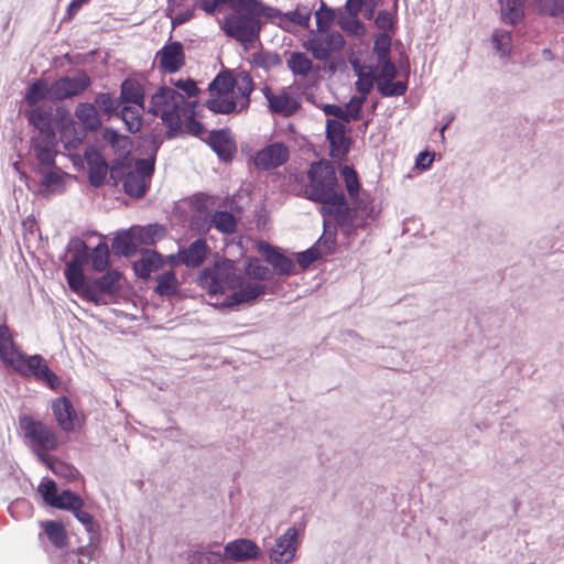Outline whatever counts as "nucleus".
Returning a JSON list of instances; mask_svg holds the SVG:
<instances>
[{"label":"nucleus","instance_id":"obj_14","mask_svg":"<svg viewBox=\"0 0 564 564\" xmlns=\"http://www.w3.org/2000/svg\"><path fill=\"white\" fill-rule=\"evenodd\" d=\"M39 491L42 494L44 501L54 508L73 510L76 507H83V500L76 494L69 490H64L58 494L54 480H47L41 484Z\"/></svg>","mask_w":564,"mask_h":564},{"label":"nucleus","instance_id":"obj_21","mask_svg":"<svg viewBox=\"0 0 564 564\" xmlns=\"http://www.w3.org/2000/svg\"><path fill=\"white\" fill-rule=\"evenodd\" d=\"M259 251L265 256L267 262L273 267L278 274L289 276L296 273L293 260L281 253L271 245L261 242L259 245Z\"/></svg>","mask_w":564,"mask_h":564},{"label":"nucleus","instance_id":"obj_59","mask_svg":"<svg viewBox=\"0 0 564 564\" xmlns=\"http://www.w3.org/2000/svg\"><path fill=\"white\" fill-rule=\"evenodd\" d=\"M172 84L176 88H178L182 91H184L187 95V97H194L199 91L196 82L191 79V78L172 80Z\"/></svg>","mask_w":564,"mask_h":564},{"label":"nucleus","instance_id":"obj_42","mask_svg":"<svg viewBox=\"0 0 564 564\" xmlns=\"http://www.w3.org/2000/svg\"><path fill=\"white\" fill-rule=\"evenodd\" d=\"M163 227L159 225H149L134 231L135 239L143 245H154L158 238L163 236Z\"/></svg>","mask_w":564,"mask_h":564},{"label":"nucleus","instance_id":"obj_57","mask_svg":"<svg viewBox=\"0 0 564 564\" xmlns=\"http://www.w3.org/2000/svg\"><path fill=\"white\" fill-rule=\"evenodd\" d=\"M48 467L57 476H62V477H65L67 479L75 478L76 470L72 466L63 463L62 460L52 459L48 463Z\"/></svg>","mask_w":564,"mask_h":564},{"label":"nucleus","instance_id":"obj_10","mask_svg":"<svg viewBox=\"0 0 564 564\" xmlns=\"http://www.w3.org/2000/svg\"><path fill=\"white\" fill-rule=\"evenodd\" d=\"M21 430L25 437L32 441L43 451H54L58 446L55 432L41 421L34 420L30 415H22L19 419Z\"/></svg>","mask_w":564,"mask_h":564},{"label":"nucleus","instance_id":"obj_47","mask_svg":"<svg viewBox=\"0 0 564 564\" xmlns=\"http://www.w3.org/2000/svg\"><path fill=\"white\" fill-rule=\"evenodd\" d=\"M246 274L254 280L265 281L271 278V271L268 267L263 265L257 258L248 261L246 267Z\"/></svg>","mask_w":564,"mask_h":564},{"label":"nucleus","instance_id":"obj_32","mask_svg":"<svg viewBox=\"0 0 564 564\" xmlns=\"http://www.w3.org/2000/svg\"><path fill=\"white\" fill-rule=\"evenodd\" d=\"M163 264L162 256L155 251L147 250L140 260L133 263V270L138 278L148 279L153 271L159 270Z\"/></svg>","mask_w":564,"mask_h":564},{"label":"nucleus","instance_id":"obj_39","mask_svg":"<svg viewBox=\"0 0 564 564\" xmlns=\"http://www.w3.org/2000/svg\"><path fill=\"white\" fill-rule=\"evenodd\" d=\"M158 285L155 292L160 295H174L177 292L178 281L173 270L165 271L156 278Z\"/></svg>","mask_w":564,"mask_h":564},{"label":"nucleus","instance_id":"obj_22","mask_svg":"<svg viewBox=\"0 0 564 564\" xmlns=\"http://www.w3.org/2000/svg\"><path fill=\"white\" fill-rule=\"evenodd\" d=\"M145 90L143 84L133 77L126 78L120 86V101L124 105L145 109Z\"/></svg>","mask_w":564,"mask_h":564},{"label":"nucleus","instance_id":"obj_49","mask_svg":"<svg viewBox=\"0 0 564 564\" xmlns=\"http://www.w3.org/2000/svg\"><path fill=\"white\" fill-rule=\"evenodd\" d=\"M41 185L46 191L61 193L64 191V177L58 172L51 171L44 174Z\"/></svg>","mask_w":564,"mask_h":564},{"label":"nucleus","instance_id":"obj_5","mask_svg":"<svg viewBox=\"0 0 564 564\" xmlns=\"http://www.w3.org/2000/svg\"><path fill=\"white\" fill-rule=\"evenodd\" d=\"M276 14L278 9L270 6L231 11L220 21V29L228 37L235 39L241 44L253 43L259 39L261 31L260 19L274 20Z\"/></svg>","mask_w":564,"mask_h":564},{"label":"nucleus","instance_id":"obj_37","mask_svg":"<svg viewBox=\"0 0 564 564\" xmlns=\"http://www.w3.org/2000/svg\"><path fill=\"white\" fill-rule=\"evenodd\" d=\"M530 7L540 15H564V0H530Z\"/></svg>","mask_w":564,"mask_h":564},{"label":"nucleus","instance_id":"obj_26","mask_svg":"<svg viewBox=\"0 0 564 564\" xmlns=\"http://www.w3.org/2000/svg\"><path fill=\"white\" fill-rule=\"evenodd\" d=\"M59 132L67 148H76L86 135L85 130L80 129L69 115L61 118Z\"/></svg>","mask_w":564,"mask_h":564},{"label":"nucleus","instance_id":"obj_31","mask_svg":"<svg viewBox=\"0 0 564 564\" xmlns=\"http://www.w3.org/2000/svg\"><path fill=\"white\" fill-rule=\"evenodd\" d=\"M28 120L39 130V137H48L55 134L52 127V110L43 107H35L28 111Z\"/></svg>","mask_w":564,"mask_h":564},{"label":"nucleus","instance_id":"obj_9","mask_svg":"<svg viewBox=\"0 0 564 564\" xmlns=\"http://www.w3.org/2000/svg\"><path fill=\"white\" fill-rule=\"evenodd\" d=\"M345 46V39L339 32H316L308 37L305 47L317 61H327Z\"/></svg>","mask_w":564,"mask_h":564},{"label":"nucleus","instance_id":"obj_27","mask_svg":"<svg viewBox=\"0 0 564 564\" xmlns=\"http://www.w3.org/2000/svg\"><path fill=\"white\" fill-rule=\"evenodd\" d=\"M64 273L69 289L85 297V288L87 283H85L83 261L75 257L66 264Z\"/></svg>","mask_w":564,"mask_h":564},{"label":"nucleus","instance_id":"obj_16","mask_svg":"<svg viewBox=\"0 0 564 564\" xmlns=\"http://www.w3.org/2000/svg\"><path fill=\"white\" fill-rule=\"evenodd\" d=\"M326 137L330 145V156L341 160L349 151V139L346 137L345 126L336 119H329L326 123Z\"/></svg>","mask_w":564,"mask_h":564},{"label":"nucleus","instance_id":"obj_46","mask_svg":"<svg viewBox=\"0 0 564 564\" xmlns=\"http://www.w3.org/2000/svg\"><path fill=\"white\" fill-rule=\"evenodd\" d=\"M317 32H330L329 29L335 20L334 10L326 7L323 2L321 8L315 12Z\"/></svg>","mask_w":564,"mask_h":564},{"label":"nucleus","instance_id":"obj_8","mask_svg":"<svg viewBox=\"0 0 564 564\" xmlns=\"http://www.w3.org/2000/svg\"><path fill=\"white\" fill-rule=\"evenodd\" d=\"M154 172V159L135 161L134 169L129 170L123 180L124 192L132 197H143Z\"/></svg>","mask_w":564,"mask_h":564},{"label":"nucleus","instance_id":"obj_51","mask_svg":"<svg viewBox=\"0 0 564 564\" xmlns=\"http://www.w3.org/2000/svg\"><path fill=\"white\" fill-rule=\"evenodd\" d=\"M492 43L498 52L507 55L511 51V34L507 31L498 30L492 34Z\"/></svg>","mask_w":564,"mask_h":564},{"label":"nucleus","instance_id":"obj_19","mask_svg":"<svg viewBox=\"0 0 564 564\" xmlns=\"http://www.w3.org/2000/svg\"><path fill=\"white\" fill-rule=\"evenodd\" d=\"M260 555V547L248 539L234 540L227 543L224 549V557L232 562L257 560Z\"/></svg>","mask_w":564,"mask_h":564},{"label":"nucleus","instance_id":"obj_23","mask_svg":"<svg viewBox=\"0 0 564 564\" xmlns=\"http://www.w3.org/2000/svg\"><path fill=\"white\" fill-rule=\"evenodd\" d=\"M85 159L88 165L89 183L95 187L101 186L109 171L106 159L97 151L86 152Z\"/></svg>","mask_w":564,"mask_h":564},{"label":"nucleus","instance_id":"obj_60","mask_svg":"<svg viewBox=\"0 0 564 564\" xmlns=\"http://www.w3.org/2000/svg\"><path fill=\"white\" fill-rule=\"evenodd\" d=\"M196 4L199 9L212 15L221 11L223 7H226L224 0H196Z\"/></svg>","mask_w":564,"mask_h":564},{"label":"nucleus","instance_id":"obj_11","mask_svg":"<svg viewBox=\"0 0 564 564\" xmlns=\"http://www.w3.org/2000/svg\"><path fill=\"white\" fill-rule=\"evenodd\" d=\"M90 85L91 78L85 70H79L74 77H61L52 83L54 102L80 96Z\"/></svg>","mask_w":564,"mask_h":564},{"label":"nucleus","instance_id":"obj_7","mask_svg":"<svg viewBox=\"0 0 564 564\" xmlns=\"http://www.w3.org/2000/svg\"><path fill=\"white\" fill-rule=\"evenodd\" d=\"M262 94L268 101L270 112L281 115L285 118L292 117L301 108V102L292 87L272 88L264 86Z\"/></svg>","mask_w":564,"mask_h":564},{"label":"nucleus","instance_id":"obj_58","mask_svg":"<svg viewBox=\"0 0 564 564\" xmlns=\"http://www.w3.org/2000/svg\"><path fill=\"white\" fill-rule=\"evenodd\" d=\"M72 511L75 518L85 525L88 532H95L96 523L94 517L89 512L83 510L82 507H76Z\"/></svg>","mask_w":564,"mask_h":564},{"label":"nucleus","instance_id":"obj_4","mask_svg":"<svg viewBox=\"0 0 564 564\" xmlns=\"http://www.w3.org/2000/svg\"><path fill=\"white\" fill-rule=\"evenodd\" d=\"M0 359L21 376L34 377L52 390H57L61 386L59 378L41 355L29 356L21 350L7 324L0 325Z\"/></svg>","mask_w":564,"mask_h":564},{"label":"nucleus","instance_id":"obj_64","mask_svg":"<svg viewBox=\"0 0 564 564\" xmlns=\"http://www.w3.org/2000/svg\"><path fill=\"white\" fill-rule=\"evenodd\" d=\"M372 86L373 83L370 77H359L356 82V89L358 93H360V96H365V99H367V96L370 93Z\"/></svg>","mask_w":564,"mask_h":564},{"label":"nucleus","instance_id":"obj_35","mask_svg":"<svg viewBox=\"0 0 564 564\" xmlns=\"http://www.w3.org/2000/svg\"><path fill=\"white\" fill-rule=\"evenodd\" d=\"M286 66L294 76L307 77L314 70L312 59L303 52H292Z\"/></svg>","mask_w":564,"mask_h":564},{"label":"nucleus","instance_id":"obj_6","mask_svg":"<svg viewBox=\"0 0 564 564\" xmlns=\"http://www.w3.org/2000/svg\"><path fill=\"white\" fill-rule=\"evenodd\" d=\"M188 106L184 95L174 88L162 86L151 96L148 111L161 117L169 137L172 138L181 131Z\"/></svg>","mask_w":564,"mask_h":564},{"label":"nucleus","instance_id":"obj_52","mask_svg":"<svg viewBox=\"0 0 564 564\" xmlns=\"http://www.w3.org/2000/svg\"><path fill=\"white\" fill-rule=\"evenodd\" d=\"M379 72L376 76L377 84L379 82H391L397 76V67L390 58L379 59Z\"/></svg>","mask_w":564,"mask_h":564},{"label":"nucleus","instance_id":"obj_13","mask_svg":"<svg viewBox=\"0 0 564 564\" xmlns=\"http://www.w3.org/2000/svg\"><path fill=\"white\" fill-rule=\"evenodd\" d=\"M155 62L160 70L174 74L185 65L184 46L178 41L166 42L155 54Z\"/></svg>","mask_w":564,"mask_h":564},{"label":"nucleus","instance_id":"obj_25","mask_svg":"<svg viewBox=\"0 0 564 564\" xmlns=\"http://www.w3.org/2000/svg\"><path fill=\"white\" fill-rule=\"evenodd\" d=\"M55 148V134H51L48 137H37L33 140L35 156L42 166L53 167L55 165V156L57 153Z\"/></svg>","mask_w":564,"mask_h":564},{"label":"nucleus","instance_id":"obj_17","mask_svg":"<svg viewBox=\"0 0 564 564\" xmlns=\"http://www.w3.org/2000/svg\"><path fill=\"white\" fill-rule=\"evenodd\" d=\"M297 530L289 528L275 542L271 550V561L279 564H286L293 560L297 549Z\"/></svg>","mask_w":564,"mask_h":564},{"label":"nucleus","instance_id":"obj_24","mask_svg":"<svg viewBox=\"0 0 564 564\" xmlns=\"http://www.w3.org/2000/svg\"><path fill=\"white\" fill-rule=\"evenodd\" d=\"M348 196L357 209L366 210L370 202L360 198V182L356 170L352 166L344 165L340 169Z\"/></svg>","mask_w":564,"mask_h":564},{"label":"nucleus","instance_id":"obj_34","mask_svg":"<svg viewBox=\"0 0 564 564\" xmlns=\"http://www.w3.org/2000/svg\"><path fill=\"white\" fill-rule=\"evenodd\" d=\"M501 20L510 25H517L524 18L525 0H499Z\"/></svg>","mask_w":564,"mask_h":564},{"label":"nucleus","instance_id":"obj_36","mask_svg":"<svg viewBox=\"0 0 564 564\" xmlns=\"http://www.w3.org/2000/svg\"><path fill=\"white\" fill-rule=\"evenodd\" d=\"M44 533L50 542L57 549H62L68 544V536L66 529L62 522L54 520H46L41 523Z\"/></svg>","mask_w":564,"mask_h":564},{"label":"nucleus","instance_id":"obj_38","mask_svg":"<svg viewBox=\"0 0 564 564\" xmlns=\"http://www.w3.org/2000/svg\"><path fill=\"white\" fill-rule=\"evenodd\" d=\"M137 106L126 105L121 110V119L126 123L127 130L131 133H135L142 128V111Z\"/></svg>","mask_w":564,"mask_h":564},{"label":"nucleus","instance_id":"obj_28","mask_svg":"<svg viewBox=\"0 0 564 564\" xmlns=\"http://www.w3.org/2000/svg\"><path fill=\"white\" fill-rule=\"evenodd\" d=\"M207 252L206 241L204 239H196L186 249L181 251V262L186 267L197 268L205 261Z\"/></svg>","mask_w":564,"mask_h":564},{"label":"nucleus","instance_id":"obj_3","mask_svg":"<svg viewBox=\"0 0 564 564\" xmlns=\"http://www.w3.org/2000/svg\"><path fill=\"white\" fill-rule=\"evenodd\" d=\"M208 89L210 96L206 107L215 113L229 115L249 108L254 83L247 72L234 77L230 72L224 70L214 78Z\"/></svg>","mask_w":564,"mask_h":564},{"label":"nucleus","instance_id":"obj_50","mask_svg":"<svg viewBox=\"0 0 564 564\" xmlns=\"http://www.w3.org/2000/svg\"><path fill=\"white\" fill-rule=\"evenodd\" d=\"M391 34L380 33L375 39L373 51L377 54L378 61L390 58Z\"/></svg>","mask_w":564,"mask_h":564},{"label":"nucleus","instance_id":"obj_48","mask_svg":"<svg viewBox=\"0 0 564 564\" xmlns=\"http://www.w3.org/2000/svg\"><path fill=\"white\" fill-rule=\"evenodd\" d=\"M365 101V96H354L348 101L346 108L344 109L345 122H349L350 120H359L361 118V109Z\"/></svg>","mask_w":564,"mask_h":564},{"label":"nucleus","instance_id":"obj_53","mask_svg":"<svg viewBox=\"0 0 564 564\" xmlns=\"http://www.w3.org/2000/svg\"><path fill=\"white\" fill-rule=\"evenodd\" d=\"M339 26L350 35H361L365 33V25L358 17L341 18L338 22Z\"/></svg>","mask_w":564,"mask_h":564},{"label":"nucleus","instance_id":"obj_41","mask_svg":"<svg viewBox=\"0 0 564 564\" xmlns=\"http://www.w3.org/2000/svg\"><path fill=\"white\" fill-rule=\"evenodd\" d=\"M212 223L217 230L224 234H232L237 228L236 218L230 212H216L212 217Z\"/></svg>","mask_w":564,"mask_h":564},{"label":"nucleus","instance_id":"obj_63","mask_svg":"<svg viewBox=\"0 0 564 564\" xmlns=\"http://www.w3.org/2000/svg\"><path fill=\"white\" fill-rule=\"evenodd\" d=\"M192 107H194V105ZM193 113H194L193 108L188 107V112L185 116V117H187L186 128L193 134L199 135V134H202L204 132V127H203V124L199 121L194 119Z\"/></svg>","mask_w":564,"mask_h":564},{"label":"nucleus","instance_id":"obj_61","mask_svg":"<svg viewBox=\"0 0 564 564\" xmlns=\"http://www.w3.org/2000/svg\"><path fill=\"white\" fill-rule=\"evenodd\" d=\"M319 257V253L316 249L311 248L303 252H300L297 254V263L302 269H306L311 263H313L315 260H317Z\"/></svg>","mask_w":564,"mask_h":564},{"label":"nucleus","instance_id":"obj_62","mask_svg":"<svg viewBox=\"0 0 564 564\" xmlns=\"http://www.w3.org/2000/svg\"><path fill=\"white\" fill-rule=\"evenodd\" d=\"M128 167L123 162L117 161L115 164H112L111 167H109L110 177L115 181L117 184L119 181L124 180V176L128 173Z\"/></svg>","mask_w":564,"mask_h":564},{"label":"nucleus","instance_id":"obj_30","mask_svg":"<svg viewBox=\"0 0 564 564\" xmlns=\"http://www.w3.org/2000/svg\"><path fill=\"white\" fill-rule=\"evenodd\" d=\"M311 10L303 7L296 8L295 10L286 13H282L280 10H278V14L274 15V20L278 19V25L289 31L291 24L308 28L311 22Z\"/></svg>","mask_w":564,"mask_h":564},{"label":"nucleus","instance_id":"obj_54","mask_svg":"<svg viewBox=\"0 0 564 564\" xmlns=\"http://www.w3.org/2000/svg\"><path fill=\"white\" fill-rule=\"evenodd\" d=\"M95 102L100 110L108 115L115 112L118 108L116 99L108 93L97 94Z\"/></svg>","mask_w":564,"mask_h":564},{"label":"nucleus","instance_id":"obj_12","mask_svg":"<svg viewBox=\"0 0 564 564\" xmlns=\"http://www.w3.org/2000/svg\"><path fill=\"white\" fill-rule=\"evenodd\" d=\"M122 274L117 270H108L100 278L88 282L85 288V299L95 304L101 303V296L116 295L121 290Z\"/></svg>","mask_w":564,"mask_h":564},{"label":"nucleus","instance_id":"obj_18","mask_svg":"<svg viewBox=\"0 0 564 564\" xmlns=\"http://www.w3.org/2000/svg\"><path fill=\"white\" fill-rule=\"evenodd\" d=\"M52 411L58 426L65 432H73L79 426L78 414L67 397H59L52 401Z\"/></svg>","mask_w":564,"mask_h":564},{"label":"nucleus","instance_id":"obj_2","mask_svg":"<svg viewBox=\"0 0 564 564\" xmlns=\"http://www.w3.org/2000/svg\"><path fill=\"white\" fill-rule=\"evenodd\" d=\"M307 177V198L322 204L323 216H332L339 225H344L349 209L345 194L339 188L334 165L325 160L313 162Z\"/></svg>","mask_w":564,"mask_h":564},{"label":"nucleus","instance_id":"obj_20","mask_svg":"<svg viewBox=\"0 0 564 564\" xmlns=\"http://www.w3.org/2000/svg\"><path fill=\"white\" fill-rule=\"evenodd\" d=\"M208 144L225 162L232 161L237 152L236 141L227 129L213 130L208 137Z\"/></svg>","mask_w":564,"mask_h":564},{"label":"nucleus","instance_id":"obj_33","mask_svg":"<svg viewBox=\"0 0 564 564\" xmlns=\"http://www.w3.org/2000/svg\"><path fill=\"white\" fill-rule=\"evenodd\" d=\"M75 116L87 131H97L101 127V119L94 104H78L75 109Z\"/></svg>","mask_w":564,"mask_h":564},{"label":"nucleus","instance_id":"obj_15","mask_svg":"<svg viewBox=\"0 0 564 564\" xmlns=\"http://www.w3.org/2000/svg\"><path fill=\"white\" fill-rule=\"evenodd\" d=\"M290 156L289 148L282 142H273L259 150L253 163L259 170H272L283 165Z\"/></svg>","mask_w":564,"mask_h":564},{"label":"nucleus","instance_id":"obj_1","mask_svg":"<svg viewBox=\"0 0 564 564\" xmlns=\"http://www.w3.org/2000/svg\"><path fill=\"white\" fill-rule=\"evenodd\" d=\"M199 285L215 299V305L234 307L256 300L265 291L261 283H247L238 272L232 260L216 261L212 268H205L198 278Z\"/></svg>","mask_w":564,"mask_h":564},{"label":"nucleus","instance_id":"obj_44","mask_svg":"<svg viewBox=\"0 0 564 564\" xmlns=\"http://www.w3.org/2000/svg\"><path fill=\"white\" fill-rule=\"evenodd\" d=\"M377 88L382 96L399 97L406 93L408 85L404 82L392 79L391 82L384 80L377 84Z\"/></svg>","mask_w":564,"mask_h":564},{"label":"nucleus","instance_id":"obj_43","mask_svg":"<svg viewBox=\"0 0 564 564\" xmlns=\"http://www.w3.org/2000/svg\"><path fill=\"white\" fill-rule=\"evenodd\" d=\"M134 235L123 234L117 236L112 241V249L116 254L130 256L135 252L137 245L133 240Z\"/></svg>","mask_w":564,"mask_h":564},{"label":"nucleus","instance_id":"obj_29","mask_svg":"<svg viewBox=\"0 0 564 564\" xmlns=\"http://www.w3.org/2000/svg\"><path fill=\"white\" fill-rule=\"evenodd\" d=\"M24 100L28 106H36L40 101L50 100L54 101L52 95V84L44 78L34 80L28 88L24 96Z\"/></svg>","mask_w":564,"mask_h":564},{"label":"nucleus","instance_id":"obj_40","mask_svg":"<svg viewBox=\"0 0 564 564\" xmlns=\"http://www.w3.org/2000/svg\"><path fill=\"white\" fill-rule=\"evenodd\" d=\"M93 270L102 272L109 264V249L106 242H99L88 256Z\"/></svg>","mask_w":564,"mask_h":564},{"label":"nucleus","instance_id":"obj_56","mask_svg":"<svg viewBox=\"0 0 564 564\" xmlns=\"http://www.w3.org/2000/svg\"><path fill=\"white\" fill-rule=\"evenodd\" d=\"M375 23L377 28L382 31V33H394V21L390 12L386 10L380 11L375 20Z\"/></svg>","mask_w":564,"mask_h":564},{"label":"nucleus","instance_id":"obj_45","mask_svg":"<svg viewBox=\"0 0 564 564\" xmlns=\"http://www.w3.org/2000/svg\"><path fill=\"white\" fill-rule=\"evenodd\" d=\"M104 140L109 143L115 150L128 152L130 145V139L128 137L119 134L111 128H106L102 132Z\"/></svg>","mask_w":564,"mask_h":564},{"label":"nucleus","instance_id":"obj_55","mask_svg":"<svg viewBox=\"0 0 564 564\" xmlns=\"http://www.w3.org/2000/svg\"><path fill=\"white\" fill-rule=\"evenodd\" d=\"M224 2L231 11L268 7L260 0H224Z\"/></svg>","mask_w":564,"mask_h":564}]
</instances>
